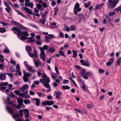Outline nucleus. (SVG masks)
I'll use <instances>...</instances> for the list:
<instances>
[{
	"label": "nucleus",
	"mask_w": 121,
	"mask_h": 121,
	"mask_svg": "<svg viewBox=\"0 0 121 121\" xmlns=\"http://www.w3.org/2000/svg\"><path fill=\"white\" fill-rule=\"evenodd\" d=\"M80 5L78 3H76L75 5L74 8V12L75 14H77L78 12L80 11L81 8L79 7Z\"/></svg>",
	"instance_id": "8"
},
{
	"label": "nucleus",
	"mask_w": 121,
	"mask_h": 121,
	"mask_svg": "<svg viewBox=\"0 0 121 121\" xmlns=\"http://www.w3.org/2000/svg\"><path fill=\"white\" fill-rule=\"evenodd\" d=\"M23 73L24 76L27 77H29L31 76L32 75L31 73H26V72L25 71H23Z\"/></svg>",
	"instance_id": "20"
},
{
	"label": "nucleus",
	"mask_w": 121,
	"mask_h": 121,
	"mask_svg": "<svg viewBox=\"0 0 121 121\" xmlns=\"http://www.w3.org/2000/svg\"><path fill=\"white\" fill-rule=\"evenodd\" d=\"M34 41V40L33 39L31 38L30 37L28 38V42L29 43L30 42H33Z\"/></svg>",
	"instance_id": "46"
},
{
	"label": "nucleus",
	"mask_w": 121,
	"mask_h": 121,
	"mask_svg": "<svg viewBox=\"0 0 121 121\" xmlns=\"http://www.w3.org/2000/svg\"><path fill=\"white\" fill-rule=\"evenodd\" d=\"M42 75V77L43 78L40 79V81L45 87L49 88L47 91H51V89L50 85L49 84L50 82L49 78L47 77V76L44 73H43Z\"/></svg>",
	"instance_id": "3"
},
{
	"label": "nucleus",
	"mask_w": 121,
	"mask_h": 121,
	"mask_svg": "<svg viewBox=\"0 0 121 121\" xmlns=\"http://www.w3.org/2000/svg\"><path fill=\"white\" fill-rule=\"evenodd\" d=\"M6 73H3L0 74V79L1 80H4L6 79L5 75Z\"/></svg>",
	"instance_id": "14"
},
{
	"label": "nucleus",
	"mask_w": 121,
	"mask_h": 121,
	"mask_svg": "<svg viewBox=\"0 0 121 121\" xmlns=\"http://www.w3.org/2000/svg\"><path fill=\"white\" fill-rule=\"evenodd\" d=\"M104 5V3H102L100 4L96 5V6L95 8V9H100L103 7V6Z\"/></svg>",
	"instance_id": "22"
},
{
	"label": "nucleus",
	"mask_w": 121,
	"mask_h": 121,
	"mask_svg": "<svg viewBox=\"0 0 121 121\" xmlns=\"http://www.w3.org/2000/svg\"><path fill=\"white\" fill-rule=\"evenodd\" d=\"M62 88L63 89L65 90L69 89L70 88V87L68 86L63 85L62 86Z\"/></svg>",
	"instance_id": "39"
},
{
	"label": "nucleus",
	"mask_w": 121,
	"mask_h": 121,
	"mask_svg": "<svg viewBox=\"0 0 121 121\" xmlns=\"http://www.w3.org/2000/svg\"><path fill=\"white\" fill-rule=\"evenodd\" d=\"M25 104H28L30 103V101L28 99H26L24 101Z\"/></svg>",
	"instance_id": "33"
},
{
	"label": "nucleus",
	"mask_w": 121,
	"mask_h": 121,
	"mask_svg": "<svg viewBox=\"0 0 121 121\" xmlns=\"http://www.w3.org/2000/svg\"><path fill=\"white\" fill-rule=\"evenodd\" d=\"M93 104L92 103L90 104H88L87 105V107L89 109H91L92 108L93 106Z\"/></svg>",
	"instance_id": "44"
},
{
	"label": "nucleus",
	"mask_w": 121,
	"mask_h": 121,
	"mask_svg": "<svg viewBox=\"0 0 121 121\" xmlns=\"http://www.w3.org/2000/svg\"><path fill=\"white\" fill-rule=\"evenodd\" d=\"M72 52L73 55L72 56V57L74 58H76L77 56V51L75 50H73L72 51Z\"/></svg>",
	"instance_id": "19"
},
{
	"label": "nucleus",
	"mask_w": 121,
	"mask_h": 121,
	"mask_svg": "<svg viewBox=\"0 0 121 121\" xmlns=\"http://www.w3.org/2000/svg\"><path fill=\"white\" fill-rule=\"evenodd\" d=\"M64 28L65 30L69 32L70 30V28H69V26H68L65 25H64Z\"/></svg>",
	"instance_id": "40"
},
{
	"label": "nucleus",
	"mask_w": 121,
	"mask_h": 121,
	"mask_svg": "<svg viewBox=\"0 0 121 121\" xmlns=\"http://www.w3.org/2000/svg\"><path fill=\"white\" fill-rule=\"evenodd\" d=\"M8 84V83L7 82H1L0 84V86L3 85L7 86Z\"/></svg>",
	"instance_id": "52"
},
{
	"label": "nucleus",
	"mask_w": 121,
	"mask_h": 121,
	"mask_svg": "<svg viewBox=\"0 0 121 121\" xmlns=\"http://www.w3.org/2000/svg\"><path fill=\"white\" fill-rule=\"evenodd\" d=\"M20 96L24 98H26L28 97V95L27 94H24L22 93H20Z\"/></svg>",
	"instance_id": "31"
},
{
	"label": "nucleus",
	"mask_w": 121,
	"mask_h": 121,
	"mask_svg": "<svg viewBox=\"0 0 121 121\" xmlns=\"http://www.w3.org/2000/svg\"><path fill=\"white\" fill-rule=\"evenodd\" d=\"M114 58H111L109 61L106 63V64L107 66H109L111 65L113 63Z\"/></svg>",
	"instance_id": "15"
},
{
	"label": "nucleus",
	"mask_w": 121,
	"mask_h": 121,
	"mask_svg": "<svg viewBox=\"0 0 121 121\" xmlns=\"http://www.w3.org/2000/svg\"><path fill=\"white\" fill-rule=\"evenodd\" d=\"M16 72L17 73H18V75L19 76H21L22 75V73L20 71V70H16Z\"/></svg>",
	"instance_id": "58"
},
{
	"label": "nucleus",
	"mask_w": 121,
	"mask_h": 121,
	"mask_svg": "<svg viewBox=\"0 0 121 121\" xmlns=\"http://www.w3.org/2000/svg\"><path fill=\"white\" fill-rule=\"evenodd\" d=\"M91 2L90 1L88 2L87 3H85L84 4V6L86 8L88 7L90 5Z\"/></svg>",
	"instance_id": "34"
},
{
	"label": "nucleus",
	"mask_w": 121,
	"mask_h": 121,
	"mask_svg": "<svg viewBox=\"0 0 121 121\" xmlns=\"http://www.w3.org/2000/svg\"><path fill=\"white\" fill-rule=\"evenodd\" d=\"M49 51L50 52L53 53L55 51V49L51 47L49 48Z\"/></svg>",
	"instance_id": "35"
},
{
	"label": "nucleus",
	"mask_w": 121,
	"mask_h": 121,
	"mask_svg": "<svg viewBox=\"0 0 121 121\" xmlns=\"http://www.w3.org/2000/svg\"><path fill=\"white\" fill-rule=\"evenodd\" d=\"M119 0H108L107 3V6L111 9L115 7L119 2Z\"/></svg>",
	"instance_id": "7"
},
{
	"label": "nucleus",
	"mask_w": 121,
	"mask_h": 121,
	"mask_svg": "<svg viewBox=\"0 0 121 121\" xmlns=\"http://www.w3.org/2000/svg\"><path fill=\"white\" fill-rule=\"evenodd\" d=\"M37 94L40 97H44L45 96V94L41 92H38L37 93Z\"/></svg>",
	"instance_id": "25"
},
{
	"label": "nucleus",
	"mask_w": 121,
	"mask_h": 121,
	"mask_svg": "<svg viewBox=\"0 0 121 121\" xmlns=\"http://www.w3.org/2000/svg\"><path fill=\"white\" fill-rule=\"evenodd\" d=\"M24 9L27 13L30 14H31L32 13V10L30 9H29L26 7H24L23 8Z\"/></svg>",
	"instance_id": "16"
},
{
	"label": "nucleus",
	"mask_w": 121,
	"mask_h": 121,
	"mask_svg": "<svg viewBox=\"0 0 121 121\" xmlns=\"http://www.w3.org/2000/svg\"><path fill=\"white\" fill-rule=\"evenodd\" d=\"M55 94L57 95H61V92L60 91H58L57 92H55Z\"/></svg>",
	"instance_id": "53"
},
{
	"label": "nucleus",
	"mask_w": 121,
	"mask_h": 121,
	"mask_svg": "<svg viewBox=\"0 0 121 121\" xmlns=\"http://www.w3.org/2000/svg\"><path fill=\"white\" fill-rule=\"evenodd\" d=\"M23 112L25 114V119L28 118L29 116V112L27 109H23Z\"/></svg>",
	"instance_id": "11"
},
{
	"label": "nucleus",
	"mask_w": 121,
	"mask_h": 121,
	"mask_svg": "<svg viewBox=\"0 0 121 121\" xmlns=\"http://www.w3.org/2000/svg\"><path fill=\"white\" fill-rule=\"evenodd\" d=\"M80 62L82 65L87 67H90V63L87 60H80Z\"/></svg>",
	"instance_id": "9"
},
{
	"label": "nucleus",
	"mask_w": 121,
	"mask_h": 121,
	"mask_svg": "<svg viewBox=\"0 0 121 121\" xmlns=\"http://www.w3.org/2000/svg\"><path fill=\"white\" fill-rule=\"evenodd\" d=\"M26 51L28 52V53L29 52H29L31 50V47L28 46L26 47Z\"/></svg>",
	"instance_id": "30"
},
{
	"label": "nucleus",
	"mask_w": 121,
	"mask_h": 121,
	"mask_svg": "<svg viewBox=\"0 0 121 121\" xmlns=\"http://www.w3.org/2000/svg\"><path fill=\"white\" fill-rule=\"evenodd\" d=\"M56 23L55 22H53L50 24V25L52 26L55 28L57 27V26H56Z\"/></svg>",
	"instance_id": "43"
},
{
	"label": "nucleus",
	"mask_w": 121,
	"mask_h": 121,
	"mask_svg": "<svg viewBox=\"0 0 121 121\" xmlns=\"http://www.w3.org/2000/svg\"><path fill=\"white\" fill-rule=\"evenodd\" d=\"M82 88L83 90L86 89V86L84 83H83L82 86Z\"/></svg>",
	"instance_id": "63"
},
{
	"label": "nucleus",
	"mask_w": 121,
	"mask_h": 121,
	"mask_svg": "<svg viewBox=\"0 0 121 121\" xmlns=\"http://www.w3.org/2000/svg\"><path fill=\"white\" fill-rule=\"evenodd\" d=\"M11 30L14 31V34H17L18 36V39H21L22 41H24L26 39H27V37L26 36H28L29 35L27 32L26 31H23L21 32V30L18 28L14 27Z\"/></svg>",
	"instance_id": "1"
},
{
	"label": "nucleus",
	"mask_w": 121,
	"mask_h": 121,
	"mask_svg": "<svg viewBox=\"0 0 121 121\" xmlns=\"http://www.w3.org/2000/svg\"><path fill=\"white\" fill-rule=\"evenodd\" d=\"M19 114L21 116L23 115V110H20L19 111Z\"/></svg>",
	"instance_id": "55"
},
{
	"label": "nucleus",
	"mask_w": 121,
	"mask_h": 121,
	"mask_svg": "<svg viewBox=\"0 0 121 121\" xmlns=\"http://www.w3.org/2000/svg\"><path fill=\"white\" fill-rule=\"evenodd\" d=\"M48 47V46L47 45H45L43 47H38L40 51V58L43 61H45V55L44 50H47Z\"/></svg>",
	"instance_id": "5"
},
{
	"label": "nucleus",
	"mask_w": 121,
	"mask_h": 121,
	"mask_svg": "<svg viewBox=\"0 0 121 121\" xmlns=\"http://www.w3.org/2000/svg\"><path fill=\"white\" fill-rule=\"evenodd\" d=\"M10 62L13 65H16V62L13 59L11 58L10 59Z\"/></svg>",
	"instance_id": "48"
},
{
	"label": "nucleus",
	"mask_w": 121,
	"mask_h": 121,
	"mask_svg": "<svg viewBox=\"0 0 121 121\" xmlns=\"http://www.w3.org/2000/svg\"><path fill=\"white\" fill-rule=\"evenodd\" d=\"M121 63V57L119 58L117 60V64L118 66L120 65Z\"/></svg>",
	"instance_id": "38"
},
{
	"label": "nucleus",
	"mask_w": 121,
	"mask_h": 121,
	"mask_svg": "<svg viewBox=\"0 0 121 121\" xmlns=\"http://www.w3.org/2000/svg\"><path fill=\"white\" fill-rule=\"evenodd\" d=\"M86 72V70L85 69H82L80 72V73L82 78L84 79L87 80L88 79L87 76L93 75V73L91 72Z\"/></svg>",
	"instance_id": "6"
},
{
	"label": "nucleus",
	"mask_w": 121,
	"mask_h": 121,
	"mask_svg": "<svg viewBox=\"0 0 121 121\" xmlns=\"http://www.w3.org/2000/svg\"><path fill=\"white\" fill-rule=\"evenodd\" d=\"M28 88V85L27 84H25L22 87H21L20 88V90L22 92H24L25 91L24 93L25 94H27L28 93V91L26 90V89Z\"/></svg>",
	"instance_id": "10"
},
{
	"label": "nucleus",
	"mask_w": 121,
	"mask_h": 121,
	"mask_svg": "<svg viewBox=\"0 0 121 121\" xmlns=\"http://www.w3.org/2000/svg\"><path fill=\"white\" fill-rule=\"evenodd\" d=\"M17 101L19 106H25V105L23 104V101L22 99L19 98L17 99Z\"/></svg>",
	"instance_id": "13"
},
{
	"label": "nucleus",
	"mask_w": 121,
	"mask_h": 121,
	"mask_svg": "<svg viewBox=\"0 0 121 121\" xmlns=\"http://www.w3.org/2000/svg\"><path fill=\"white\" fill-rule=\"evenodd\" d=\"M10 70L12 72H13L15 71V69L12 66H11L10 68Z\"/></svg>",
	"instance_id": "56"
},
{
	"label": "nucleus",
	"mask_w": 121,
	"mask_h": 121,
	"mask_svg": "<svg viewBox=\"0 0 121 121\" xmlns=\"http://www.w3.org/2000/svg\"><path fill=\"white\" fill-rule=\"evenodd\" d=\"M26 67L28 69V70L30 72H33L35 71L34 67L30 65H27Z\"/></svg>",
	"instance_id": "12"
},
{
	"label": "nucleus",
	"mask_w": 121,
	"mask_h": 121,
	"mask_svg": "<svg viewBox=\"0 0 121 121\" xmlns=\"http://www.w3.org/2000/svg\"><path fill=\"white\" fill-rule=\"evenodd\" d=\"M10 95H8L7 96L8 98L7 99L5 100L4 103L7 104L6 106V109L8 112L12 114L13 113L14 110L13 107V106L12 105L13 102L12 101H9V99L10 98H13L15 96V95L12 92L11 93Z\"/></svg>",
	"instance_id": "2"
},
{
	"label": "nucleus",
	"mask_w": 121,
	"mask_h": 121,
	"mask_svg": "<svg viewBox=\"0 0 121 121\" xmlns=\"http://www.w3.org/2000/svg\"><path fill=\"white\" fill-rule=\"evenodd\" d=\"M14 22L20 28H22L23 26L22 24L16 22Z\"/></svg>",
	"instance_id": "32"
},
{
	"label": "nucleus",
	"mask_w": 121,
	"mask_h": 121,
	"mask_svg": "<svg viewBox=\"0 0 121 121\" xmlns=\"http://www.w3.org/2000/svg\"><path fill=\"white\" fill-rule=\"evenodd\" d=\"M12 117L14 119H16L19 118V115L17 114H14L12 115Z\"/></svg>",
	"instance_id": "42"
},
{
	"label": "nucleus",
	"mask_w": 121,
	"mask_h": 121,
	"mask_svg": "<svg viewBox=\"0 0 121 121\" xmlns=\"http://www.w3.org/2000/svg\"><path fill=\"white\" fill-rule=\"evenodd\" d=\"M4 53H9V51L8 48L5 49L3 51Z\"/></svg>",
	"instance_id": "50"
},
{
	"label": "nucleus",
	"mask_w": 121,
	"mask_h": 121,
	"mask_svg": "<svg viewBox=\"0 0 121 121\" xmlns=\"http://www.w3.org/2000/svg\"><path fill=\"white\" fill-rule=\"evenodd\" d=\"M9 1L8 0H6L4 1V4L6 7L9 6Z\"/></svg>",
	"instance_id": "28"
},
{
	"label": "nucleus",
	"mask_w": 121,
	"mask_h": 121,
	"mask_svg": "<svg viewBox=\"0 0 121 121\" xmlns=\"http://www.w3.org/2000/svg\"><path fill=\"white\" fill-rule=\"evenodd\" d=\"M52 59V58L51 57H50L48 59L47 61V62L48 64H50L51 63V60Z\"/></svg>",
	"instance_id": "64"
},
{
	"label": "nucleus",
	"mask_w": 121,
	"mask_h": 121,
	"mask_svg": "<svg viewBox=\"0 0 121 121\" xmlns=\"http://www.w3.org/2000/svg\"><path fill=\"white\" fill-rule=\"evenodd\" d=\"M23 79L24 81L26 82H27L29 81V79L27 78V77L24 75L23 77Z\"/></svg>",
	"instance_id": "45"
},
{
	"label": "nucleus",
	"mask_w": 121,
	"mask_h": 121,
	"mask_svg": "<svg viewBox=\"0 0 121 121\" xmlns=\"http://www.w3.org/2000/svg\"><path fill=\"white\" fill-rule=\"evenodd\" d=\"M46 21V19H41L40 20V22L42 24H44Z\"/></svg>",
	"instance_id": "57"
},
{
	"label": "nucleus",
	"mask_w": 121,
	"mask_h": 121,
	"mask_svg": "<svg viewBox=\"0 0 121 121\" xmlns=\"http://www.w3.org/2000/svg\"><path fill=\"white\" fill-rule=\"evenodd\" d=\"M76 27L75 26L71 25L70 27V30L71 31H75L76 30Z\"/></svg>",
	"instance_id": "27"
},
{
	"label": "nucleus",
	"mask_w": 121,
	"mask_h": 121,
	"mask_svg": "<svg viewBox=\"0 0 121 121\" xmlns=\"http://www.w3.org/2000/svg\"><path fill=\"white\" fill-rule=\"evenodd\" d=\"M28 54L31 57H33V60L35 66L36 67H38L41 64V61L39 60H37V58H38V55L37 54L36 51H34V53L31 52H29Z\"/></svg>",
	"instance_id": "4"
},
{
	"label": "nucleus",
	"mask_w": 121,
	"mask_h": 121,
	"mask_svg": "<svg viewBox=\"0 0 121 121\" xmlns=\"http://www.w3.org/2000/svg\"><path fill=\"white\" fill-rule=\"evenodd\" d=\"M15 11L18 13V14H19L25 18H27V17L26 16L25 14H24L23 13L21 12L18 10H15Z\"/></svg>",
	"instance_id": "24"
},
{
	"label": "nucleus",
	"mask_w": 121,
	"mask_h": 121,
	"mask_svg": "<svg viewBox=\"0 0 121 121\" xmlns=\"http://www.w3.org/2000/svg\"><path fill=\"white\" fill-rule=\"evenodd\" d=\"M5 9L6 11L8 13H10L12 12L11 8L9 6L6 7Z\"/></svg>",
	"instance_id": "21"
},
{
	"label": "nucleus",
	"mask_w": 121,
	"mask_h": 121,
	"mask_svg": "<svg viewBox=\"0 0 121 121\" xmlns=\"http://www.w3.org/2000/svg\"><path fill=\"white\" fill-rule=\"evenodd\" d=\"M42 40H37L36 41V43L38 45H42Z\"/></svg>",
	"instance_id": "29"
},
{
	"label": "nucleus",
	"mask_w": 121,
	"mask_h": 121,
	"mask_svg": "<svg viewBox=\"0 0 121 121\" xmlns=\"http://www.w3.org/2000/svg\"><path fill=\"white\" fill-rule=\"evenodd\" d=\"M5 68V67L3 65L0 64V69L2 70H3Z\"/></svg>",
	"instance_id": "61"
},
{
	"label": "nucleus",
	"mask_w": 121,
	"mask_h": 121,
	"mask_svg": "<svg viewBox=\"0 0 121 121\" xmlns=\"http://www.w3.org/2000/svg\"><path fill=\"white\" fill-rule=\"evenodd\" d=\"M6 88V87L5 86H2L0 87L1 91L2 92H4V90Z\"/></svg>",
	"instance_id": "49"
},
{
	"label": "nucleus",
	"mask_w": 121,
	"mask_h": 121,
	"mask_svg": "<svg viewBox=\"0 0 121 121\" xmlns=\"http://www.w3.org/2000/svg\"><path fill=\"white\" fill-rule=\"evenodd\" d=\"M121 9V7H119L114 9L115 11L116 12H118L120 11V9Z\"/></svg>",
	"instance_id": "62"
},
{
	"label": "nucleus",
	"mask_w": 121,
	"mask_h": 121,
	"mask_svg": "<svg viewBox=\"0 0 121 121\" xmlns=\"http://www.w3.org/2000/svg\"><path fill=\"white\" fill-rule=\"evenodd\" d=\"M33 100L35 102L37 106H39V105L40 100L39 99L36 98H34L33 99Z\"/></svg>",
	"instance_id": "17"
},
{
	"label": "nucleus",
	"mask_w": 121,
	"mask_h": 121,
	"mask_svg": "<svg viewBox=\"0 0 121 121\" xmlns=\"http://www.w3.org/2000/svg\"><path fill=\"white\" fill-rule=\"evenodd\" d=\"M115 14V12L114 11L110 13H109V15L110 16H112Z\"/></svg>",
	"instance_id": "59"
},
{
	"label": "nucleus",
	"mask_w": 121,
	"mask_h": 121,
	"mask_svg": "<svg viewBox=\"0 0 121 121\" xmlns=\"http://www.w3.org/2000/svg\"><path fill=\"white\" fill-rule=\"evenodd\" d=\"M69 82V81L67 80L64 79L63 80V83L64 84H66V83H68Z\"/></svg>",
	"instance_id": "54"
},
{
	"label": "nucleus",
	"mask_w": 121,
	"mask_h": 121,
	"mask_svg": "<svg viewBox=\"0 0 121 121\" xmlns=\"http://www.w3.org/2000/svg\"><path fill=\"white\" fill-rule=\"evenodd\" d=\"M6 31L5 29L3 27L0 28V32L1 33L5 32Z\"/></svg>",
	"instance_id": "36"
},
{
	"label": "nucleus",
	"mask_w": 121,
	"mask_h": 121,
	"mask_svg": "<svg viewBox=\"0 0 121 121\" xmlns=\"http://www.w3.org/2000/svg\"><path fill=\"white\" fill-rule=\"evenodd\" d=\"M98 71L99 73H102L104 72L105 71L103 69H99L98 70Z\"/></svg>",
	"instance_id": "60"
},
{
	"label": "nucleus",
	"mask_w": 121,
	"mask_h": 121,
	"mask_svg": "<svg viewBox=\"0 0 121 121\" xmlns=\"http://www.w3.org/2000/svg\"><path fill=\"white\" fill-rule=\"evenodd\" d=\"M48 13V11L47 10L45 11L44 13L43 14V17L44 19H45L47 16V14Z\"/></svg>",
	"instance_id": "41"
},
{
	"label": "nucleus",
	"mask_w": 121,
	"mask_h": 121,
	"mask_svg": "<svg viewBox=\"0 0 121 121\" xmlns=\"http://www.w3.org/2000/svg\"><path fill=\"white\" fill-rule=\"evenodd\" d=\"M14 92L17 95H19V96H20V92L18 90H15L14 91Z\"/></svg>",
	"instance_id": "51"
},
{
	"label": "nucleus",
	"mask_w": 121,
	"mask_h": 121,
	"mask_svg": "<svg viewBox=\"0 0 121 121\" xmlns=\"http://www.w3.org/2000/svg\"><path fill=\"white\" fill-rule=\"evenodd\" d=\"M36 7L40 11H42L44 9L42 7V6L39 4H37Z\"/></svg>",
	"instance_id": "26"
},
{
	"label": "nucleus",
	"mask_w": 121,
	"mask_h": 121,
	"mask_svg": "<svg viewBox=\"0 0 121 121\" xmlns=\"http://www.w3.org/2000/svg\"><path fill=\"white\" fill-rule=\"evenodd\" d=\"M15 11L18 13V14H19L25 18H27V17L26 16L25 14H24L23 13L21 12L18 10H15Z\"/></svg>",
	"instance_id": "23"
},
{
	"label": "nucleus",
	"mask_w": 121,
	"mask_h": 121,
	"mask_svg": "<svg viewBox=\"0 0 121 121\" xmlns=\"http://www.w3.org/2000/svg\"><path fill=\"white\" fill-rule=\"evenodd\" d=\"M25 5L26 6H29L30 7L31 9H32L33 8V4L32 3H25Z\"/></svg>",
	"instance_id": "18"
},
{
	"label": "nucleus",
	"mask_w": 121,
	"mask_h": 121,
	"mask_svg": "<svg viewBox=\"0 0 121 121\" xmlns=\"http://www.w3.org/2000/svg\"><path fill=\"white\" fill-rule=\"evenodd\" d=\"M47 105L49 106L53 105L54 104L53 102L52 101H47Z\"/></svg>",
	"instance_id": "37"
},
{
	"label": "nucleus",
	"mask_w": 121,
	"mask_h": 121,
	"mask_svg": "<svg viewBox=\"0 0 121 121\" xmlns=\"http://www.w3.org/2000/svg\"><path fill=\"white\" fill-rule=\"evenodd\" d=\"M59 55L61 56L64 57H65V55L64 53L62 51H59Z\"/></svg>",
	"instance_id": "47"
}]
</instances>
